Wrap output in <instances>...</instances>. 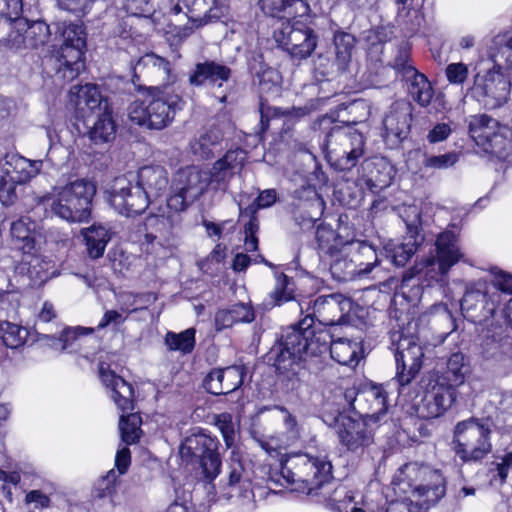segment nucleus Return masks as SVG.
<instances>
[{
	"mask_svg": "<svg viewBox=\"0 0 512 512\" xmlns=\"http://www.w3.org/2000/svg\"><path fill=\"white\" fill-rule=\"evenodd\" d=\"M191 199L186 197V194L182 193L177 187L172 184V192L167 199V207L175 213L182 212L193 203Z\"/></svg>",
	"mask_w": 512,
	"mask_h": 512,
	"instance_id": "0e129e2a",
	"label": "nucleus"
},
{
	"mask_svg": "<svg viewBox=\"0 0 512 512\" xmlns=\"http://www.w3.org/2000/svg\"><path fill=\"white\" fill-rule=\"evenodd\" d=\"M37 227V223L29 217H22L11 224L12 239L24 253H30L34 249L37 238L40 237Z\"/></svg>",
	"mask_w": 512,
	"mask_h": 512,
	"instance_id": "72a5a7b5",
	"label": "nucleus"
},
{
	"mask_svg": "<svg viewBox=\"0 0 512 512\" xmlns=\"http://www.w3.org/2000/svg\"><path fill=\"white\" fill-rule=\"evenodd\" d=\"M342 249L343 248L340 249V252H336L334 256H331L332 261L330 263V271L336 280L347 281L352 279L357 273L368 274L375 267L376 261L366 264L364 269L357 271L354 262L343 256Z\"/></svg>",
	"mask_w": 512,
	"mask_h": 512,
	"instance_id": "4c0bfd02",
	"label": "nucleus"
},
{
	"mask_svg": "<svg viewBox=\"0 0 512 512\" xmlns=\"http://www.w3.org/2000/svg\"><path fill=\"white\" fill-rule=\"evenodd\" d=\"M138 67H143L147 73L158 77L170 85L176 81V75L173 73L171 63L155 53H147L140 58L137 63Z\"/></svg>",
	"mask_w": 512,
	"mask_h": 512,
	"instance_id": "c9c22d12",
	"label": "nucleus"
},
{
	"mask_svg": "<svg viewBox=\"0 0 512 512\" xmlns=\"http://www.w3.org/2000/svg\"><path fill=\"white\" fill-rule=\"evenodd\" d=\"M282 411L286 413V416L284 418V426L285 431L280 433L277 436H271L266 440L259 441V444L263 450L266 451L268 455L271 457H280L281 462V469L283 468V465L285 464L286 460L293 457V455H287L283 453V451L287 450L289 447L295 445L300 437L301 432L300 428L298 426L296 418L290 414L285 408H281ZM299 453L298 455H300ZM297 454H294L296 456ZM277 479H274V477H270V481L274 482L275 484L284 485L285 482L282 478V471L280 474H276Z\"/></svg>",
	"mask_w": 512,
	"mask_h": 512,
	"instance_id": "412c9836",
	"label": "nucleus"
},
{
	"mask_svg": "<svg viewBox=\"0 0 512 512\" xmlns=\"http://www.w3.org/2000/svg\"><path fill=\"white\" fill-rule=\"evenodd\" d=\"M246 159L244 149H230L213 164L210 171H202L195 166L187 167L177 173L173 184L188 199L195 201L209 185H214L215 189H226L233 176L241 171Z\"/></svg>",
	"mask_w": 512,
	"mask_h": 512,
	"instance_id": "20e7f679",
	"label": "nucleus"
},
{
	"mask_svg": "<svg viewBox=\"0 0 512 512\" xmlns=\"http://www.w3.org/2000/svg\"><path fill=\"white\" fill-rule=\"evenodd\" d=\"M340 443L353 453H363L374 442L372 421L365 417L353 418L340 414L335 419Z\"/></svg>",
	"mask_w": 512,
	"mask_h": 512,
	"instance_id": "a211bd4d",
	"label": "nucleus"
},
{
	"mask_svg": "<svg viewBox=\"0 0 512 512\" xmlns=\"http://www.w3.org/2000/svg\"><path fill=\"white\" fill-rule=\"evenodd\" d=\"M468 373L469 366L465 356L461 352H456L449 357L446 371L444 372V375L438 379L456 389V387L464 383L465 377Z\"/></svg>",
	"mask_w": 512,
	"mask_h": 512,
	"instance_id": "a19ab883",
	"label": "nucleus"
},
{
	"mask_svg": "<svg viewBox=\"0 0 512 512\" xmlns=\"http://www.w3.org/2000/svg\"><path fill=\"white\" fill-rule=\"evenodd\" d=\"M490 57L496 67H503L506 71L512 72V35L496 37Z\"/></svg>",
	"mask_w": 512,
	"mask_h": 512,
	"instance_id": "49530a36",
	"label": "nucleus"
},
{
	"mask_svg": "<svg viewBox=\"0 0 512 512\" xmlns=\"http://www.w3.org/2000/svg\"><path fill=\"white\" fill-rule=\"evenodd\" d=\"M492 430L483 419L470 417L453 430V451L463 463L481 462L492 451Z\"/></svg>",
	"mask_w": 512,
	"mask_h": 512,
	"instance_id": "1a4fd4ad",
	"label": "nucleus"
},
{
	"mask_svg": "<svg viewBox=\"0 0 512 512\" xmlns=\"http://www.w3.org/2000/svg\"><path fill=\"white\" fill-rule=\"evenodd\" d=\"M276 201V191L274 189H267L262 191L254 200L253 204L248 208L252 214L260 208H267L273 205Z\"/></svg>",
	"mask_w": 512,
	"mask_h": 512,
	"instance_id": "774afa93",
	"label": "nucleus"
},
{
	"mask_svg": "<svg viewBox=\"0 0 512 512\" xmlns=\"http://www.w3.org/2000/svg\"><path fill=\"white\" fill-rule=\"evenodd\" d=\"M21 11L22 0H0L1 21L10 29L7 37L0 42L3 46L15 51L28 48L25 30H20L18 27Z\"/></svg>",
	"mask_w": 512,
	"mask_h": 512,
	"instance_id": "5701e85b",
	"label": "nucleus"
},
{
	"mask_svg": "<svg viewBox=\"0 0 512 512\" xmlns=\"http://www.w3.org/2000/svg\"><path fill=\"white\" fill-rule=\"evenodd\" d=\"M196 330L188 328L180 333L168 331L164 337L165 345L169 351H179L182 354H190L195 347Z\"/></svg>",
	"mask_w": 512,
	"mask_h": 512,
	"instance_id": "a18cd8bd",
	"label": "nucleus"
},
{
	"mask_svg": "<svg viewBox=\"0 0 512 512\" xmlns=\"http://www.w3.org/2000/svg\"><path fill=\"white\" fill-rule=\"evenodd\" d=\"M219 441L204 430H195L180 446V455L187 462H198L204 477L212 481L220 473Z\"/></svg>",
	"mask_w": 512,
	"mask_h": 512,
	"instance_id": "f8f14e48",
	"label": "nucleus"
},
{
	"mask_svg": "<svg viewBox=\"0 0 512 512\" xmlns=\"http://www.w3.org/2000/svg\"><path fill=\"white\" fill-rule=\"evenodd\" d=\"M447 80L452 84H462L468 77V67L464 63H451L446 67Z\"/></svg>",
	"mask_w": 512,
	"mask_h": 512,
	"instance_id": "69168bd1",
	"label": "nucleus"
},
{
	"mask_svg": "<svg viewBox=\"0 0 512 512\" xmlns=\"http://www.w3.org/2000/svg\"><path fill=\"white\" fill-rule=\"evenodd\" d=\"M459 161V154L456 152H448L442 155H426L423 165L430 169H448Z\"/></svg>",
	"mask_w": 512,
	"mask_h": 512,
	"instance_id": "13d9d810",
	"label": "nucleus"
},
{
	"mask_svg": "<svg viewBox=\"0 0 512 512\" xmlns=\"http://www.w3.org/2000/svg\"><path fill=\"white\" fill-rule=\"evenodd\" d=\"M501 302V294L490 292L485 282L469 286L461 300V311L472 322H481L492 317Z\"/></svg>",
	"mask_w": 512,
	"mask_h": 512,
	"instance_id": "f3484780",
	"label": "nucleus"
},
{
	"mask_svg": "<svg viewBox=\"0 0 512 512\" xmlns=\"http://www.w3.org/2000/svg\"><path fill=\"white\" fill-rule=\"evenodd\" d=\"M116 132L115 122L109 109L101 111L98 119L88 132V136L95 144L111 141Z\"/></svg>",
	"mask_w": 512,
	"mask_h": 512,
	"instance_id": "37998d69",
	"label": "nucleus"
},
{
	"mask_svg": "<svg viewBox=\"0 0 512 512\" xmlns=\"http://www.w3.org/2000/svg\"><path fill=\"white\" fill-rule=\"evenodd\" d=\"M349 305L342 295L332 294L305 299L299 306L305 317L286 328L271 351L276 370L280 374H296L302 363L328 351L330 331L313 327L314 321L334 326L343 318V306Z\"/></svg>",
	"mask_w": 512,
	"mask_h": 512,
	"instance_id": "f257e3e1",
	"label": "nucleus"
},
{
	"mask_svg": "<svg viewBox=\"0 0 512 512\" xmlns=\"http://www.w3.org/2000/svg\"><path fill=\"white\" fill-rule=\"evenodd\" d=\"M395 490L408 500L389 503L385 512H425L446 494V479L439 469L418 462L401 466L393 479Z\"/></svg>",
	"mask_w": 512,
	"mask_h": 512,
	"instance_id": "7ed1b4c3",
	"label": "nucleus"
},
{
	"mask_svg": "<svg viewBox=\"0 0 512 512\" xmlns=\"http://www.w3.org/2000/svg\"><path fill=\"white\" fill-rule=\"evenodd\" d=\"M328 349L331 358L341 365L356 367L362 358L363 348L360 341L340 337L330 332Z\"/></svg>",
	"mask_w": 512,
	"mask_h": 512,
	"instance_id": "bb28decb",
	"label": "nucleus"
},
{
	"mask_svg": "<svg viewBox=\"0 0 512 512\" xmlns=\"http://www.w3.org/2000/svg\"><path fill=\"white\" fill-rule=\"evenodd\" d=\"M243 471V466L239 461L230 464L229 477L226 484L227 492L224 493L227 498H247L252 494L251 483L248 479L243 478Z\"/></svg>",
	"mask_w": 512,
	"mask_h": 512,
	"instance_id": "79ce46f5",
	"label": "nucleus"
},
{
	"mask_svg": "<svg viewBox=\"0 0 512 512\" xmlns=\"http://www.w3.org/2000/svg\"><path fill=\"white\" fill-rule=\"evenodd\" d=\"M99 378L108 390L111 399L122 411L119 421L121 439L127 445L136 443L141 435V418L136 413H129L134 409V389L121 376L117 375L110 366L104 362L99 364Z\"/></svg>",
	"mask_w": 512,
	"mask_h": 512,
	"instance_id": "0eeeda50",
	"label": "nucleus"
},
{
	"mask_svg": "<svg viewBox=\"0 0 512 512\" xmlns=\"http://www.w3.org/2000/svg\"><path fill=\"white\" fill-rule=\"evenodd\" d=\"M328 146L339 151L349 152L352 157L348 160L339 159L337 169L341 171L350 170L356 166L359 158L364 152V139L357 131L344 132L337 130L329 136Z\"/></svg>",
	"mask_w": 512,
	"mask_h": 512,
	"instance_id": "393cba45",
	"label": "nucleus"
},
{
	"mask_svg": "<svg viewBox=\"0 0 512 512\" xmlns=\"http://www.w3.org/2000/svg\"><path fill=\"white\" fill-rule=\"evenodd\" d=\"M60 7L76 15L89 13L94 0H57Z\"/></svg>",
	"mask_w": 512,
	"mask_h": 512,
	"instance_id": "338daca9",
	"label": "nucleus"
},
{
	"mask_svg": "<svg viewBox=\"0 0 512 512\" xmlns=\"http://www.w3.org/2000/svg\"><path fill=\"white\" fill-rule=\"evenodd\" d=\"M276 42L291 57L302 60L309 57L317 46V36L313 29L301 21H288L274 33Z\"/></svg>",
	"mask_w": 512,
	"mask_h": 512,
	"instance_id": "dca6fc26",
	"label": "nucleus"
},
{
	"mask_svg": "<svg viewBox=\"0 0 512 512\" xmlns=\"http://www.w3.org/2000/svg\"><path fill=\"white\" fill-rule=\"evenodd\" d=\"M63 44L58 51L59 68L57 73L67 80L74 79L84 58L86 36L84 27L80 23H63Z\"/></svg>",
	"mask_w": 512,
	"mask_h": 512,
	"instance_id": "ddd939ff",
	"label": "nucleus"
},
{
	"mask_svg": "<svg viewBox=\"0 0 512 512\" xmlns=\"http://www.w3.org/2000/svg\"><path fill=\"white\" fill-rule=\"evenodd\" d=\"M20 30H25L28 48H37L49 39V26L41 21L29 23L26 19L18 20Z\"/></svg>",
	"mask_w": 512,
	"mask_h": 512,
	"instance_id": "09e8293b",
	"label": "nucleus"
},
{
	"mask_svg": "<svg viewBox=\"0 0 512 512\" xmlns=\"http://www.w3.org/2000/svg\"><path fill=\"white\" fill-rule=\"evenodd\" d=\"M468 128L471 138L483 152L501 160H508L512 155V140L509 129L486 115H472L468 118Z\"/></svg>",
	"mask_w": 512,
	"mask_h": 512,
	"instance_id": "9d476101",
	"label": "nucleus"
},
{
	"mask_svg": "<svg viewBox=\"0 0 512 512\" xmlns=\"http://www.w3.org/2000/svg\"><path fill=\"white\" fill-rule=\"evenodd\" d=\"M253 70H255V81H257L262 92H279L282 76L276 69L265 64H259V69L253 67Z\"/></svg>",
	"mask_w": 512,
	"mask_h": 512,
	"instance_id": "603ef678",
	"label": "nucleus"
},
{
	"mask_svg": "<svg viewBox=\"0 0 512 512\" xmlns=\"http://www.w3.org/2000/svg\"><path fill=\"white\" fill-rule=\"evenodd\" d=\"M182 97L171 85L149 87L141 100L133 101L128 108L129 119L150 130L169 126L177 111L183 108Z\"/></svg>",
	"mask_w": 512,
	"mask_h": 512,
	"instance_id": "39448f33",
	"label": "nucleus"
},
{
	"mask_svg": "<svg viewBox=\"0 0 512 512\" xmlns=\"http://www.w3.org/2000/svg\"><path fill=\"white\" fill-rule=\"evenodd\" d=\"M418 249L417 239L413 236L405 238V241L394 245L389 250V256L392 262L399 267L405 266L410 258L416 253Z\"/></svg>",
	"mask_w": 512,
	"mask_h": 512,
	"instance_id": "864d4df0",
	"label": "nucleus"
},
{
	"mask_svg": "<svg viewBox=\"0 0 512 512\" xmlns=\"http://www.w3.org/2000/svg\"><path fill=\"white\" fill-rule=\"evenodd\" d=\"M166 169L160 165L144 166L138 171V186L151 198H157L167 189Z\"/></svg>",
	"mask_w": 512,
	"mask_h": 512,
	"instance_id": "2f4dec72",
	"label": "nucleus"
},
{
	"mask_svg": "<svg viewBox=\"0 0 512 512\" xmlns=\"http://www.w3.org/2000/svg\"><path fill=\"white\" fill-rule=\"evenodd\" d=\"M490 273L493 276L492 284L493 291L492 292H504L508 294H512V275L497 268L492 267L490 269Z\"/></svg>",
	"mask_w": 512,
	"mask_h": 512,
	"instance_id": "052dcab7",
	"label": "nucleus"
},
{
	"mask_svg": "<svg viewBox=\"0 0 512 512\" xmlns=\"http://www.w3.org/2000/svg\"><path fill=\"white\" fill-rule=\"evenodd\" d=\"M318 249L324 255L334 256L341 248L353 245V240L344 241L329 225L321 224L316 230Z\"/></svg>",
	"mask_w": 512,
	"mask_h": 512,
	"instance_id": "58836bf2",
	"label": "nucleus"
},
{
	"mask_svg": "<svg viewBox=\"0 0 512 512\" xmlns=\"http://www.w3.org/2000/svg\"><path fill=\"white\" fill-rule=\"evenodd\" d=\"M456 389L436 379L430 383L419 407V414L423 418L433 419L442 416L455 402Z\"/></svg>",
	"mask_w": 512,
	"mask_h": 512,
	"instance_id": "4be33fe9",
	"label": "nucleus"
},
{
	"mask_svg": "<svg viewBox=\"0 0 512 512\" xmlns=\"http://www.w3.org/2000/svg\"><path fill=\"white\" fill-rule=\"evenodd\" d=\"M88 255L93 259L103 256L105 248L111 239L109 230L102 225H92L82 229Z\"/></svg>",
	"mask_w": 512,
	"mask_h": 512,
	"instance_id": "e433bc0d",
	"label": "nucleus"
},
{
	"mask_svg": "<svg viewBox=\"0 0 512 512\" xmlns=\"http://www.w3.org/2000/svg\"><path fill=\"white\" fill-rule=\"evenodd\" d=\"M69 97L70 103L74 105L78 115L83 118L96 110L101 112L108 109L107 100L104 99L95 84L73 86L70 89Z\"/></svg>",
	"mask_w": 512,
	"mask_h": 512,
	"instance_id": "a878e982",
	"label": "nucleus"
},
{
	"mask_svg": "<svg viewBox=\"0 0 512 512\" xmlns=\"http://www.w3.org/2000/svg\"><path fill=\"white\" fill-rule=\"evenodd\" d=\"M464 257L459 235L451 230H445L437 235L434 249L406 272L403 281L420 276L428 285L432 282H441L454 265L465 261Z\"/></svg>",
	"mask_w": 512,
	"mask_h": 512,
	"instance_id": "423d86ee",
	"label": "nucleus"
},
{
	"mask_svg": "<svg viewBox=\"0 0 512 512\" xmlns=\"http://www.w3.org/2000/svg\"><path fill=\"white\" fill-rule=\"evenodd\" d=\"M255 318L253 309L244 303L232 305L228 309L219 310L215 315V328L221 331L232 327L235 323L252 322Z\"/></svg>",
	"mask_w": 512,
	"mask_h": 512,
	"instance_id": "f704fd0d",
	"label": "nucleus"
},
{
	"mask_svg": "<svg viewBox=\"0 0 512 512\" xmlns=\"http://www.w3.org/2000/svg\"><path fill=\"white\" fill-rule=\"evenodd\" d=\"M95 185L87 180H76L57 190L46 199V207L62 220L82 223L90 219Z\"/></svg>",
	"mask_w": 512,
	"mask_h": 512,
	"instance_id": "6e6552de",
	"label": "nucleus"
},
{
	"mask_svg": "<svg viewBox=\"0 0 512 512\" xmlns=\"http://www.w3.org/2000/svg\"><path fill=\"white\" fill-rule=\"evenodd\" d=\"M291 285V279L285 274L281 273L276 277L275 288L270 294L274 304L281 305L282 303L292 299L293 288Z\"/></svg>",
	"mask_w": 512,
	"mask_h": 512,
	"instance_id": "4d7b16f0",
	"label": "nucleus"
},
{
	"mask_svg": "<svg viewBox=\"0 0 512 512\" xmlns=\"http://www.w3.org/2000/svg\"><path fill=\"white\" fill-rule=\"evenodd\" d=\"M294 197L300 202H304V204L307 203V205L311 208L307 217V221L310 224H313L321 217L324 203L317 193L315 187L312 185H304L301 188L295 190Z\"/></svg>",
	"mask_w": 512,
	"mask_h": 512,
	"instance_id": "c03bdc74",
	"label": "nucleus"
},
{
	"mask_svg": "<svg viewBox=\"0 0 512 512\" xmlns=\"http://www.w3.org/2000/svg\"><path fill=\"white\" fill-rule=\"evenodd\" d=\"M244 376L245 369L239 365L213 369L205 377L204 387L213 395L228 394L243 384Z\"/></svg>",
	"mask_w": 512,
	"mask_h": 512,
	"instance_id": "b1692460",
	"label": "nucleus"
},
{
	"mask_svg": "<svg viewBox=\"0 0 512 512\" xmlns=\"http://www.w3.org/2000/svg\"><path fill=\"white\" fill-rule=\"evenodd\" d=\"M168 12L172 15L184 13L188 18L190 26L183 29L187 36L194 29L220 20L225 15L226 8L218 0H170Z\"/></svg>",
	"mask_w": 512,
	"mask_h": 512,
	"instance_id": "2eb2a0df",
	"label": "nucleus"
},
{
	"mask_svg": "<svg viewBox=\"0 0 512 512\" xmlns=\"http://www.w3.org/2000/svg\"><path fill=\"white\" fill-rule=\"evenodd\" d=\"M316 109L315 101H310L306 105L302 107H293L292 109H282L279 107H270V106H264V104H261L260 112H261V121H264V118L267 120L269 118H302L308 114H310L312 111Z\"/></svg>",
	"mask_w": 512,
	"mask_h": 512,
	"instance_id": "3c124183",
	"label": "nucleus"
},
{
	"mask_svg": "<svg viewBox=\"0 0 512 512\" xmlns=\"http://www.w3.org/2000/svg\"><path fill=\"white\" fill-rule=\"evenodd\" d=\"M231 75L229 67L217 63L215 61H205L197 63L195 68L189 75V83L193 86H201L203 84H217L222 86Z\"/></svg>",
	"mask_w": 512,
	"mask_h": 512,
	"instance_id": "7c9ffc66",
	"label": "nucleus"
},
{
	"mask_svg": "<svg viewBox=\"0 0 512 512\" xmlns=\"http://www.w3.org/2000/svg\"><path fill=\"white\" fill-rule=\"evenodd\" d=\"M411 109L406 103H394L383 119L385 137L391 140L404 138L411 125Z\"/></svg>",
	"mask_w": 512,
	"mask_h": 512,
	"instance_id": "c85d7f7f",
	"label": "nucleus"
},
{
	"mask_svg": "<svg viewBox=\"0 0 512 512\" xmlns=\"http://www.w3.org/2000/svg\"><path fill=\"white\" fill-rule=\"evenodd\" d=\"M355 38L349 33H339L334 37V45H335V65L337 66L338 71L344 72L346 71L351 59H352V51L355 46Z\"/></svg>",
	"mask_w": 512,
	"mask_h": 512,
	"instance_id": "de8ad7c7",
	"label": "nucleus"
},
{
	"mask_svg": "<svg viewBox=\"0 0 512 512\" xmlns=\"http://www.w3.org/2000/svg\"><path fill=\"white\" fill-rule=\"evenodd\" d=\"M109 201L119 214L130 217L143 213L148 208L151 198L138 185L133 186L125 177H118Z\"/></svg>",
	"mask_w": 512,
	"mask_h": 512,
	"instance_id": "6ab92c4d",
	"label": "nucleus"
},
{
	"mask_svg": "<svg viewBox=\"0 0 512 512\" xmlns=\"http://www.w3.org/2000/svg\"><path fill=\"white\" fill-rule=\"evenodd\" d=\"M263 12L271 17L296 18L309 14L307 0H260Z\"/></svg>",
	"mask_w": 512,
	"mask_h": 512,
	"instance_id": "473e14b6",
	"label": "nucleus"
},
{
	"mask_svg": "<svg viewBox=\"0 0 512 512\" xmlns=\"http://www.w3.org/2000/svg\"><path fill=\"white\" fill-rule=\"evenodd\" d=\"M125 7L128 13L137 17H150L155 11L153 0H126Z\"/></svg>",
	"mask_w": 512,
	"mask_h": 512,
	"instance_id": "e2e57ef3",
	"label": "nucleus"
},
{
	"mask_svg": "<svg viewBox=\"0 0 512 512\" xmlns=\"http://www.w3.org/2000/svg\"><path fill=\"white\" fill-rule=\"evenodd\" d=\"M93 332L92 328H66L62 331L59 338H52V346L60 351L68 350L72 344L78 339V336L90 334Z\"/></svg>",
	"mask_w": 512,
	"mask_h": 512,
	"instance_id": "6e6d98bb",
	"label": "nucleus"
},
{
	"mask_svg": "<svg viewBox=\"0 0 512 512\" xmlns=\"http://www.w3.org/2000/svg\"><path fill=\"white\" fill-rule=\"evenodd\" d=\"M410 75L405 79L410 82L408 87L412 99L422 107L430 104L434 90L427 77L416 69H410Z\"/></svg>",
	"mask_w": 512,
	"mask_h": 512,
	"instance_id": "ea45409f",
	"label": "nucleus"
},
{
	"mask_svg": "<svg viewBox=\"0 0 512 512\" xmlns=\"http://www.w3.org/2000/svg\"><path fill=\"white\" fill-rule=\"evenodd\" d=\"M282 478L294 491L307 495H319L318 491L324 489L326 506L335 512H348V506L354 499L346 487L338 486L330 491L328 483L332 478V464L324 455L300 454L287 459L282 468Z\"/></svg>",
	"mask_w": 512,
	"mask_h": 512,
	"instance_id": "f03ea898",
	"label": "nucleus"
},
{
	"mask_svg": "<svg viewBox=\"0 0 512 512\" xmlns=\"http://www.w3.org/2000/svg\"><path fill=\"white\" fill-rule=\"evenodd\" d=\"M117 475L114 470H110L107 475L101 478L95 485L93 495L96 498H112L116 492Z\"/></svg>",
	"mask_w": 512,
	"mask_h": 512,
	"instance_id": "bf43d9fd",
	"label": "nucleus"
},
{
	"mask_svg": "<svg viewBox=\"0 0 512 512\" xmlns=\"http://www.w3.org/2000/svg\"><path fill=\"white\" fill-rule=\"evenodd\" d=\"M42 164V160H29L19 154H7L3 170L12 182L24 184L39 174Z\"/></svg>",
	"mask_w": 512,
	"mask_h": 512,
	"instance_id": "cd10ccee",
	"label": "nucleus"
},
{
	"mask_svg": "<svg viewBox=\"0 0 512 512\" xmlns=\"http://www.w3.org/2000/svg\"><path fill=\"white\" fill-rule=\"evenodd\" d=\"M338 390L349 408L373 423L387 411V394L382 386L372 385L358 392L354 378L345 377L340 380Z\"/></svg>",
	"mask_w": 512,
	"mask_h": 512,
	"instance_id": "9b49d317",
	"label": "nucleus"
},
{
	"mask_svg": "<svg viewBox=\"0 0 512 512\" xmlns=\"http://www.w3.org/2000/svg\"><path fill=\"white\" fill-rule=\"evenodd\" d=\"M392 66L395 70L402 73L404 78L410 75V69H415L410 64V49L407 44H402L398 47Z\"/></svg>",
	"mask_w": 512,
	"mask_h": 512,
	"instance_id": "680f3d73",
	"label": "nucleus"
},
{
	"mask_svg": "<svg viewBox=\"0 0 512 512\" xmlns=\"http://www.w3.org/2000/svg\"><path fill=\"white\" fill-rule=\"evenodd\" d=\"M424 356L422 346L415 336L400 334L395 347L397 379L400 385L409 384L416 377Z\"/></svg>",
	"mask_w": 512,
	"mask_h": 512,
	"instance_id": "aec40b11",
	"label": "nucleus"
},
{
	"mask_svg": "<svg viewBox=\"0 0 512 512\" xmlns=\"http://www.w3.org/2000/svg\"><path fill=\"white\" fill-rule=\"evenodd\" d=\"M223 137L224 133L220 125L208 126L190 142L191 151L202 159H210L221 149Z\"/></svg>",
	"mask_w": 512,
	"mask_h": 512,
	"instance_id": "c756f323",
	"label": "nucleus"
},
{
	"mask_svg": "<svg viewBox=\"0 0 512 512\" xmlns=\"http://www.w3.org/2000/svg\"><path fill=\"white\" fill-rule=\"evenodd\" d=\"M214 423L220 430L226 446L231 448L236 440V425L233 422V416L227 412L215 415Z\"/></svg>",
	"mask_w": 512,
	"mask_h": 512,
	"instance_id": "5fc2aeb1",
	"label": "nucleus"
},
{
	"mask_svg": "<svg viewBox=\"0 0 512 512\" xmlns=\"http://www.w3.org/2000/svg\"><path fill=\"white\" fill-rule=\"evenodd\" d=\"M27 337V331L19 325L10 322H0V347L7 355V348L21 346Z\"/></svg>",
	"mask_w": 512,
	"mask_h": 512,
	"instance_id": "8fccbe9b",
	"label": "nucleus"
},
{
	"mask_svg": "<svg viewBox=\"0 0 512 512\" xmlns=\"http://www.w3.org/2000/svg\"><path fill=\"white\" fill-rule=\"evenodd\" d=\"M503 69L494 63L491 69L474 78L472 96L487 109L498 108L508 100L511 82L502 73Z\"/></svg>",
	"mask_w": 512,
	"mask_h": 512,
	"instance_id": "4468645a",
	"label": "nucleus"
}]
</instances>
